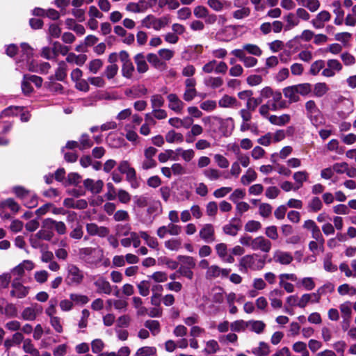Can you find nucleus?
Returning a JSON list of instances; mask_svg holds the SVG:
<instances>
[{
    "label": "nucleus",
    "instance_id": "nucleus-3",
    "mask_svg": "<svg viewBox=\"0 0 356 356\" xmlns=\"http://www.w3.org/2000/svg\"><path fill=\"white\" fill-rule=\"evenodd\" d=\"M67 274L65 277V282L70 286L79 285L83 280V272L76 265L69 264L67 267Z\"/></svg>",
    "mask_w": 356,
    "mask_h": 356
},
{
    "label": "nucleus",
    "instance_id": "nucleus-32",
    "mask_svg": "<svg viewBox=\"0 0 356 356\" xmlns=\"http://www.w3.org/2000/svg\"><path fill=\"white\" fill-rule=\"evenodd\" d=\"M257 177V175L254 169L250 168L247 170L245 175L241 178V181L243 185H248L252 181H254Z\"/></svg>",
    "mask_w": 356,
    "mask_h": 356
},
{
    "label": "nucleus",
    "instance_id": "nucleus-9",
    "mask_svg": "<svg viewBox=\"0 0 356 356\" xmlns=\"http://www.w3.org/2000/svg\"><path fill=\"white\" fill-rule=\"evenodd\" d=\"M199 236L202 240L207 243L213 242L216 240L213 225L210 223L204 225L200 230Z\"/></svg>",
    "mask_w": 356,
    "mask_h": 356
},
{
    "label": "nucleus",
    "instance_id": "nucleus-45",
    "mask_svg": "<svg viewBox=\"0 0 356 356\" xmlns=\"http://www.w3.org/2000/svg\"><path fill=\"white\" fill-rule=\"evenodd\" d=\"M29 74L24 75L23 80L22 81V90L25 95H30L33 91V88L31 85V81L29 79Z\"/></svg>",
    "mask_w": 356,
    "mask_h": 356
},
{
    "label": "nucleus",
    "instance_id": "nucleus-51",
    "mask_svg": "<svg viewBox=\"0 0 356 356\" xmlns=\"http://www.w3.org/2000/svg\"><path fill=\"white\" fill-rule=\"evenodd\" d=\"M176 152L178 155H180L181 158L186 162L191 161L195 156V152L191 149L184 150L181 148H177L176 149Z\"/></svg>",
    "mask_w": 356,
    "mask_h": 356
},
{
    "label": "nucleus",
    "instance_id": "nucleus-42",
    "mask_svg": "<svg viewBox=\"0 0 356 356\" xmlns=\"http://www.w3.org/2000/svg\"><path fill=\"white\" fill-rule=\"evenodd\" d=\"M165 247L171 251H177L181 246V241L179 238H170L164 243Z\"/></svg>",
    "mask_w": 356,
    "mask_h": 356
},
{
    "label": "nucleus",
    "instance_id": "nucleus-29",
    "mask_svg": "<svg viewBox=\"0 0 356 356\" xmlns=\"http://www.w3.org/2000/svg\"><path fill=\"white\" fill-rule=\"evenodd\" d=\"M218 104L220 107L228 108L232 106H237L238 102L236 98L225 95L219 100Z\"/></svg>",
    "mask_w": 356,
    "mask_h": 356
},
{
    "label": "nucleus",
    "instance_id": "nucleus-7",
    "mask_svg": "<svg viewBox=\"0 0 356 356\" xmlns=\"http://www.w3.org/2000/svg\"><path fill=\"white\" fill-rule=\"evenodd\" d=\"M230 271V269L222 268L217 265H212L207 270L205 277L207 280H213L219 277H227Z\"/></svg>",
    "mask_w": 356,
    "mask_h": 356
},
{
    "label": "nucleus",
    "instance_id": "nucleus-56",
    "mask_svg": "<svg viewBox=\"0 0 356 356\" xmlns=\"http://www.w3.org/2000/svg\"><path fill=\"white\" fill-rule=\"evenodd\" d=\"M265 235L268 239H271L273 241L277 240L279 238V234L277 227L275 225H270L266 227Z\"/></svg>",
    "mask_w": 356,
    "mask_h": 356
},
{
    "label": "nucleus",
    "instance_id": "nucleus-53",
    "mask_svg": "<svg viewBox=\"0 0 356 356\" xmlns=\"http://www.w3.org/2000/svg\"><path fill=\"white\" fill-rule=\"evenodd\" d=\"M261 228V224L257 220H249L246 222L244 229L248 232H256Z\"/></svg>",
    "mask_w": 356,
    "mask_h": 356
},
{
    "label": "nucleus",
    "instance_id": "nucleus-58",
    "mask_svg": "<svg viewBox=\"0 0 356 356\" xmlns=\"http://www.w3.org/2000/svg\"><path fill=\"white\" fill-rule=\"evenodd\" d=\"M134 204L138 208H144L149 204V199L144 195H136L134 198Z\"/></svg>",
    "mask_w": 356,
    "mask_h": 356
},
{
    "label": "nucleus",
    "instance_id": "nucleus-25",
    "mask_svg": "<svg viewBox=\"0 0 356 356\" xmlns=\"http://www.w3.org/2000/svg\"><path fill=\"white\" fill-rule=\"evenodd\" d=\"M208 6L216 12H220L226 4H230V2L226 0H207Z\"/></svg>",
    "mask_w": 356,
    "mask_h": 356
},
{
    "label": "nucleus",
    "instance_id": "nucleus-39",
    "mask_svg": "<svg viewBox=\"0 0 356 356\" xmlns=\"http://www.w3.org/2000/svg\"><path fill=\"white\" fill-rule=\"evenodd\" d=\"M252 352L255 356H264L270 353V348L266 343L261 341L259 347L253 348Z\"/></svg>",
    "mask_w": 356,
    "mask_h": 356
},
{
    "label": "nucleus",
    "instance_id": "nucleus-22",
    "mask_svg": "<svg viewBox=\"0 0 356 356\" xmlns=\"http://www.w3.org/2000/svg\"><path fill=\"white\" fill-rule=\"evenodd\" d=\"M87 60L86 54L76 55L74 53H69L66 57V62L69 63H75L77 65H83Z\"/></svg>",
    "mask_w": 356,
    "mask_h": 356
},
{
    "label": "nucleus",
    "instance_id": "nucleus-38",
    "mask_svg": "<svg viewBox=\"0 0 356 356\" xmlns=\"http://www.w3.org/2000/svg\"><path fill=\"white\" fill-rule=\"evenodd\" d=\"M70 48L67 46L61 44L59 42H54L53 43L52 52L54 57H56L59 54L65 56L67 55Z\"/></svg>",
    "mask_w": 356,
    "mask_h": 356
},
{
    "label": "nucleus",
    "instance_id": "nucleus-15",
    "mask_svg": "<svg viewBox=\"0 0 356 356\" xmlns=\"http://www.w3.org/2000/svg\"><path fill=\"white\" fill-rule=\"evenodd\" d=\"M134 63L136 65L137 72L139 74L146 73L149 70L147 56L143 53H138L134 57Z\"/></svg>",
    "mask_w": 356,
    "mask_h": 356
},
{
    "label": "nucleus",
    "instance_id": "nucleus-4",
    "mask_svg": "<svg viewBox=\"0 0 356 356\" xmlns=\"http://www.w3.org/2000/svg\"><path fill=\"white\" fill-rule=\"evenodd\" d=\"M119 58L122 63L121 73L123 77L130 79L135 72L134 65L127 51L122 50L119 53Z\"/></svg>",
    "mask_w": 356,
    "mask_h": 356
},
{
    "label": "nucleus",
    "instance_id": "nucleus-27",
    "mask_svg": "<svg viewBox=\"0 0 356 356\" xmlns=\"http://www.w3.org/2000/svg\"><path fill=\"white\" fill-rule=\"evenodd\" d=\"M290 115L288 114H283L280 116L277 115H270L268 118L269 121L270 123L278 125V126H282L286 124H287L290 121Z\"/></svg>",
    "mask_w": 356,
    "mask_h": 356
},
{
    "label": "nucleus",
    "instance_id": "nucleus-11",
    "mask_svg": "<svg viewBox=\"0 0 356 356\" xmlns=\"http://www.w3.org/2000/svg\"><path fill=\"white\" fill-rule=\"evenodd\" d=\"M11 286L13 289L10 291V295L13 297L23 298L29 293V288L22 284L17 280H14Z\"/></svg>",
    "mask_w": 356,
    "mask_h": 356
},
{
    "label": "nucleus",
    "instance_id": "nucleus-31",
    "mask_svg": "<svg viewBox=\"0 0 356 356\" xmlns=\"http://www.w3.org/2000/svg\"><path fill=\"white\" fill-rule=\"evenodd\" d=\"M95 285L100 292H103L106 294H110L112 292V288L110 283L104 279L97 280L95 282Z\"/></svg>",
    "mask_w": 356,
    "mask_h": 356
},
{
    "label": "nucleus",
    "instance_id": "nucleus-19",
    "mask_svg": "<svg viewBox=\"0 0 356 356\" xmlns=\"http://www.w3.org/2000/svg\"><path fill=\"white\" fill-rule=\"evenodd\" d=\"M283 94L289 99V103L298 102L300 99L295 85L284 88L283 89Z\"/></svg>",
    "mask_w": 356,
    "mask_h": 356
},
{
    "label": "nucleus",
    "instance_id": "nucleus-34",
    "mask_svg": "<svg viewBox=\"0 0 356 356\" xmlns=\"http://www.w3.org/2000/svg\"><path fill=\"white\" fill-rule=\"evenodd\" d=\"M165 140L169 143L175 142L182 143L184 141V136L174 130H170L165 134Z\"/></svg>",
    "mask_w": 356,
    "mask_h": 356
},
{
    "label": "nucleus",
    "instance_id": "nucleus-2",
    "mask_svg": "<svg viewBox=\"0 0 356 356\" xmlns=\"http://www.w3.org/2000/svg\"><path fill=\"white\" fill-rule=\"evenodd\" d=\"M170 22V17L166 15L159 18H156L152 15H149L142 20V24L147 29L152 28L159 31L167 26Z\"/></svg>",
    "mask_w": 356,
    "mask_h": 356
},
{
    "label": "nucleus",
    "instance_id": "nucleus-24",
    "mask_svg": "<svg viewBox=\"0 0 356 356\" xmlns=\"http://www.w3.org/2000/svg\"><path fill=\"white\" fill-rule=\"evenodd\" d=\"M71 228L72 230L69 234L70 237L74 240H81L84 234L83 225L77 222L74 226H71Z\"/></svg>",
    "mask_w": 356,
    "mask_h": 356
},
{
    "label": "nucleus",
    "instance_id": "nucleus-26",
    "mask_svg": "<svg viewBox=\"0 0 356 356\" xmlns=\"http://www.w3.org/2000/svg\"><path fill=\"white\" fill-rule=\"evenodd\" d=\"M330 90L329 86L325 83H317L314 86L312 91L314 95L317 97H321L325 95Z\"/></svg>",
    "mask_w": 356,
    "mask_h": 356
},
{
    "label": "nucleus",
    "instance_id": "nucleus-8",
    "mask_svg": "<svg viewBox=\"0 0 356 356\" xmlns=\"http://www.w3.org/2000/svg\"><path fill=\"white\" fill-rule=\"evenodd\" d=\"M79 255L81 259L84 260H90L91 257L101 259L103 257V250L100 248H93L91 247L83 248L79 249Z\"/></svg>",
    "mask_w": 356,
    "mask_h": 356
},
{
    "label": "nucleus",
    "instance_id": "nucleus-18",
    "mask_svg": "<svg viewBox=\"0 0 356 356\" xmlns=\"http://www.w3.org/2000/svg\"><path fill=\"white\" fill-rule=\"evenodd\" d=\"M147 62H149L154 67L159 70H165L167 69V65L161 60L159 55L149 53L147 56Z\"/></svg>",
    "mask_w": 356,
    "mask_h": 356
},
{
    "label": "nucleus",
    "instance_id": "nucleus-54",
    "mask_svg": "<svg viewBox=\"0 0 356 356\" xmlns=\"http://www.w3.org/2000/svg\"><path fill=\"white\" fill-rule=\"evenodd\" d=\"M241 229L240 225L227 224L222 227V230L225 234L230 236H236Z\"/></svg>",
    "mask_w": 356,
    "mask_h": 356
},
{
    "label": "nucleus",
    "instance_id": "nucleus-14",
    "mask_svg": "<svg viewBox=\"0 0 356 356\" xmlns=\"http://www.w3.org/2000/svg\"><path fill=\"white\" fill-rule=\"evenodd\" d=\"M168 108L177 113H181L184 103L175 93H170L168 95Z\"/></svg>",
    "mask_w": 356,
    "mask_h": 356
},
{
    "label": "nucleus",
    "instance_id": "nucleus-50",
    "mask_svg": "<svg viewBox=\"0 0 356 356\" xmlns=\"http://www.w3.org/2000/svg\"><path fill=\"white\" fill-rule=\"evenodd\" d=\"M79 143V149L81 150L90 148L93 145V142L90 140V136L86 134H83L81 136Z\"/></svg>",
    "mask_w": 356,
    "mask_h": 356
},
{
    "label": "nucleus",
    "instance_id": "nucleus-36",
    "mask_svg": "<svg viewBox=\"0 0 356 356\" xmlns=\"http://www.w3.org/2000/svg\"><path fill=\"white\" fill-rule=\"evenodd\" d=\"M9 208L12 211L17 213L19 210V205L12 198L6 199L0 202V209Z\"/></svg>",
    "mask_w": 356,
    "mask_h": 356
},
{
    "label": "nucleus",
    "instance_id": "nucleus-6",
    "mask_svg": "<svg viewBox=\"0 0 356 356\" xmlns=\"http://www.w3.org/2000/svg\"><path fill=\"white\" fill-rule=\"evenodd\" d=\"M42 307L38 304H31L30 307H26L22 312L21 316L25 321H34L38 316L42 313Z\"/></svg>",
    "mask_w": 356,
    "mask_h": 356
},
{
    "label": "nucleus",
    "instance_id": "nucleus-30",
    "mask_svg": "<svg viewBox=\"0 0 356 356\" xmlns=\"http://www.w3.org/2000/svg\"><path fill=\"white\" fill-rule=\"evenodd\" d=\"M307 207L309 211L316 213L323 208V202L318 197H314L308 202Z\"/></svg>",
    "mask_w": 356,
    "mask_h": 356
},
{
    "label": "nucleus",
    "instance_id": "nucleus-57",
    "mask_svg": "<svg viewBox=\"0 0 356 356\" xmlns=\"http://www.w3.org/2000/svg\"><path fill=\"white\" fill-rule=\"evenodd\" d=\"M156 352L154 347L144 346L137 350L135 355L136 356H152L154 355Z\"/></svg>",
    "mask_w": 356,
    "mask_h": 356
},
{
    "label": "nucleus",
    "instance_id": "nucleus-47",
    "mask_svg": "<svg viewBox=\"0 0 356 356\" xmlns=\"http://www.w3.org/2000/svg\"><path fill=\"white\" fill-rule=\"evenodd\" d=\"M251 10L248 7H242L241 8L233 12L232 16L236 19H242L250 16Z\"/></svg>",
    "mask_w": 356,
    "mask_h": 356
},
{
    "label": "nucleus",
    "instance_id": "nucleus-46",
    "mask_svg": "<svg viewBox=\"0 0 356 356\" xmlns=\"http://www.w3.org/2000/svg\"><path fill=\"white\" fill-rule=\"evenodd\" d=\"M292 348L294 352L301 353L302 356H309L307 349V344L303 341H297L293 344Z\"/></svg>",
    "mask_w": 356,
    "mask_h": 356
},
{
    "label": "nucleus",
    "instance_id": "nucleus-43",
    "mask_svg": "<svg viewBox=\"0 0 356 356\" xmlns=\"http://www.w3.org/2000/svg\"><path fill=\"white\" fill-rule=\"evenodd\" d=\"M126 179L129 181L132 188H136L138 187V183L136 179V172L134 168H130L125 173Z\"/></svg>",
    "mask_w": 356,
    "mask_h": 356
},
{
    "label": "nucleus",
    "instance_id": "nucleus-1",
    "mask_svg": "<svg viewBox=\"0 0 356 356\" xmlns=\"http://www.w3.org/2000/svg\"><path fill=\"white\" fill-rule=\"evenodd\" d=\"M239 242L241 245L250 248L253 251H261L264 253H268L272 248L271 241L263 236H259L255 238H252L248 235L242 236Z\"/></svg>",
    "mask_w": 356,
    "mask_h": 356
},
{
    "label": "nucleus",
    "instance_id": "nucleus-16",
    "mask_svg": "<svg viewBox=\"0 0 356 356\" xmlns=\"http://www.w3.org/2000/svg\"><path fill=\"white\" fill-rule=\"evenodd\" d=\"M83 186L92 193L98 194L102 191L104 182L102 180L95 181L92 179H86L83 181Z\"/></svg>",
    "mask_w": 356,
    "mask_h": 356
},
{
    "label": "nucleus",
    "instance_id": "nucleus-21",
    "mask_svg": "<svg viewBox=\"0 0 356 356\" xmlns=\"http://www.w3.org/2000/svg\"><path fill=\"white\" fill-rule=\"evenodd\" d=\"M293 179L296 181L297 186L295 189H299L303 186V183L309 179V173L305 171H298L293 173Z\"/></svg>",
    "mask_w": 356,
    "mask_h": 356
},
{
    "label": "nucleus",
    "instance_id": "nucleus-28",
    "mask_svg": "<svg viewBox=\"0 0 356 356\" xmlns=\"http://www.w3.org/2000/svg\"><path fill=\"white\" fill-rule=\"evenodd\" d=\"M248 327L252 332L257 334H261L263 332L266 327V324L261 321H248Z\"/></svg>",
    "mask_w": 356,
    "mask_h": 356
},
{
    "label": "nucleus",
    "instance_id": "nucleus-41",
    "mask_svg": "<svg viewBox=\"0 0 356 356\" xmlns=\"http://www.w3.org/2000/svg\"><path fill=\"white\" fill-rule=\"evenodd\" d=\"M145 327L149 330L152 334L155 336L158 334L160 331V323L158 321L147 320L145 322Z\"/></svg>",
    "mask_w": 356,
    "mask_h": 356
},
{
    "label": "nucleus",
    "instance_id": "nucleus-23",
    "mask_svg": "<svg viewBox=\"0 0 356 356\" xmlns=\"http://www.w3.org/2000/svg\"><path fill=\"white\" fill-rule=\"evenodd\" d=\"M67 66L66 62L62 60L58 62V67L55 72V79L58 81H63L67 77Z\"/></svg>",
    "mask_w": 356,
    "mask_h": 356
},
{
    "label": "nucleus",
    "instance_id": "nucleus-35",
    "mask_svg": "<svg viewBox=\"0 0 356 356\" xmlns=\"http://www.w3.org/2000/svg\"><path fill=\"white\" fill-rule=\"evenodd\" d=\"M204 84L212 89H216L223 84V80L220 77L209 76L204 79Z\"/></svg>",
    "mask_w": 356,
    "mask_h": 356
},
{
    "label": "nucleus",
    "instance_id": "nucleus-37",
    "mask_svg": "<svg viewBox=\"0 0 356 356\" xmlns=\"http://www.w3.org/2000/svg\"><path fill=\"white\" fill-rule=\"evenodd\" d=\"M305 108L307 116L314 117L316 115L321 114V111L314 100L307 101L305 103Z\"/></svg>",
    "mask_w": 356,
    "mask_h": 356
},
{
    "label": "nucleus",
    "instance_id": "nucleus-59",
    "mask_svg": "<svg viewBox=\"0 0 356 356\" xmlns=\"http://www.w3.org/2000/svg\"><path fill=\"white\" fill-rule=\"evenodd\" d=\"M284 19L287 23L286 27L287 29H290L293 27L298 26L300 23V20L295 16L292 13H289L284 17Z\"/></svg>",
    "mask_w": 356,
    "mask_h": 356
},
{
    "label": "nucleus",
    "instance_id": "nucleus-55",
    "mask_svg": "<svg viewBox=\"0 0 356 356\" xmlns=\"http://www.w3.org/2000/svg\"><path fill=\"white\" fill-rule=\"evenodd\" d=\"M299 95L306 96L312 91V86L309 83L295 85Z\"/></svg>",
    "mask_w": 356,
    "mask_h": 356
},
{
    "label": "nucleus",
    "instance_id": "nucleus-12",
    "mask_svg": "<svg viewBox=\"0 0 356 356\" xmlns=\"http://www.w3.org/2000/svg\"><path fill=\"white\" fill-rule=\"evenodd\" d=\"M87 233L90 236H98L99 237H105L109 234L108 228L106 227H99L95 223H87L86 226Z\"/></svg>",
    "mask_w": 356,
    "mask_h": 356
},
{
    "label": "nucleus",
    "instance_id": "nucleus-49",
    "mask_svg": "<svg viewBox=\"0 0 356 356\" xmlns=\"http://www.w3.org/2000/svg\"><path fill=\"white\" fill-rule=\"evenodd\" d=\"M144 3L143 1H140L139 3L130 2L127 5L126 10L136 13L143 12L145 10Z\"/></svg>",
    "mask_w": 356,
    "mask_h": 356
},
{
    "label": "nucleus",
    "instance_id": "nucleus-62",
    "mask_svg": "<svg viewBox=\"0 0 356 356\" xmlns=\"http://www.w3.org/2000/svg\"><path fill=\"white\" fill-rule=\"evenodd\" d=\"M137 287L139 291V293L142 296H147L149 293L150 284L147 280H143L137 284Z\"/></svg>",
    "mask_w": 356,
    "mask_h": 356
},
{
    "label": "nucleus",
    "instance_id": "nucleus-17",
    "mask_svg": "<svg viewBox=\"0 0 356 356\" xmlns=\"http://www.w3.org/2000/svg\"><path fill=\"white\" fill-rule=\"evenodd\" d=\"M63 205L67 208L85 209L88 207V202L83 199L75 200L72 198H65L63 201Z\"/></svg>",
    "mask_w": 356,
    "mask_h": 356
},
{
    "label": "nucleus",
    "instance_id": "nucleus-40",
    "mask_svg": "<svg viewBox=\"0 0 356 356\" xmlns=\"http://www.w3.org/2000/svg\"><path fill=\"white\" fill-rule=\"evenodd\" d=\"M203 175L209 180L215 181L220 178L222 172L216 168H207L203 171Z\"/></svg>",
    "mask_w": 356,
    "mask_h": 356
},
{
    "label": "nucleus",
    "instance_id": "nucleus-63",
    "mask_svg": "<svg viewBox=\"0 0 356 356\" xmlns=\"http://www.w3.org/2000/svg\"><path fill=\"white\" fill-rule=\"evenodd\" d=\"M118 66L116 64L109 65L106 67L104 75L108 79H112L118 74Z\"/></svg>",
    "mask_w": 356,
    "mask_h": 356
},
{
    "label": "nucleus",
    "instance_id": "nucleus-33",
    "mask_svg": "<svg viewBox=\"0 0 356 356\" xmlns=\"http://www.w3.org/2000/svg\"><path fill=\"white\" fill-rule=\"evenodd\" d=\"M240 49L243 50V52L247 51L248 54L255 56H260L262 54V50L260 47L254 44H245L243 45L242 49Z\"/></svg>",
    "mask_w": 356,
    "mask_h": 356
},
{
    "label": "nucleus",
    "instance_id": "nucleus-13",
    "mask_svg": "<svg viewBox=\"0 0 356 356\" xmlns=\"http://www.w3.org/2000/svg\"><path fill=\"white\" fill-rule=\"evenodd\" d=\"M232 54L242 61L246 67H252L257 63V59L252 56H246L243 50L236 49L233 50Z\"/></svg>",
    "mask_w": 356,
    "mask_h": 356
},
{
    "label": "nucleus",
    "instance_id": "nucleus-20",
    "mask_svg": "<svg viewBox=\"0 0 356 356\" xmlns=\"http://www.w3.org/2000/svg\"><path fill=\"white\" fill-rule=\"evenodd\" d=\"M333 13L335 14L334 24L336 25H341L343 21L344 11L341 8L340 1H334L332 3Z\"/></svg>",
    "mask_w": 356,
    "mask_h": 356
},
{
    "label": "nucleus",
    "instance_id": "nucleus-52",
    "mask_svg": "<svg viewBox=\"0 0 356 356\" xmlns=\"http://www.w3.org/2000/svg\"><path fill=\"white\" fill-rule=\"evenodd\" d=\"M209 13V9L204 6H197L193 9V14L197 19H204Z\"/></svg>",
    "mask_w": 356,
    "mask_h": 356
},
{
    "label": "nucleus",
    "instance_id": "nucleus-61",
    "mask_svg": "<svg viewBox=\"0 0 356 356\" xmlns=\"http://www.w3.org/2000/svg\"><path fill=\"white\" fill-rule=\"evenodd\" d=\"M324 67L325 62L323 60H318L311 65L309 72L314 76L317 75Z\"/></svg>",
    "mask_w": 356,
    "mask_h": 356
},
{
    "label": "nucleus",
    "instance_id": "nucleus-48",
    "mask_svg": "<svg viewBox=\"0 0 356 356\" xmlns=\"http://www.w3.org/2000/svg\"><path fill=\"white\" fill-rule=\"evenodd\" d=\"M178 259L181 263V266L190 268L191 269L195 267V260L193 257L180 255L178 257Z\"/></svg>",
    "mask_w": 356,
    "mask_h": 356
},
{
    "label": "nucleus",
    "instance_id": "nucleus-60",
    "mask_svg": "<svg viewBox=\"0 0 356 356\" xmlns=\"http://www.w3.org/2000/svg\"><path fill=\"white\" fill-rule=\"evenodd\" d=\"M230 327L234 332L244 331L248 327V321L243 320L235 321L230 324Z\"/></svg>",
    "mask_w": 356,
    "mask_h": 356
},
{
    "label": "nucleus",
    "instance_id": "nucleus-10",
    "mask_svg": "<svg viewBox=\"0 0 356 356\" xmlns=\"http://www.w3.org/2000/svg\"><path fill=\"white\" fill-rule=\"evenodd\" d=\"M273 259L275 263H278L282 265H289L293 261V257L289 252L276 250L273 252Z\"/></svg>",
    "mask_w": 356,
    "mask_h": 356
},
{
    "label": "nucleus",
    "instance_id": "nucleus-44",
    "mask_svg": "<svg viewBox=\"0 0 356 356\" xmlns=\"http://www.w3.org/2000/svg\"><path fill=\"white\" fill-rule=\"evenodd\" d=\"M70 298L73 302V304L76 305H83L89 302V298L87 296L79 293L70 294Z\"/></svg>",
    "mask_w": 356,
    "mask_h": 356
},
{
    "label": "nucleus",
    "instance_id": "nucleus-5",
    "mask_svg": "<svg viewBox=\"0 0 356 356\" xmlns=\"http://www.w3.org/2000/svg\"><path fill=\"white\" fill-rule=\"evenodd\" d=\"M256 257V254L244 256L241 260V265L245 268H250L254 270L262 269L265 266V260L262 259H257Z\"/></svg>",
    "mask_w": 356,
    "mask_h": 356
},
{
    "label": "nucleus",
    "instance_id": "nucleus-64",
    "mask_svg": "<svg viewBox=\"0 0 356 356\" xmlns=\"http://www.w3.org/2000/svg\"><path fill=\"white\" fill-rule=\"evenodd\" d=\"M49 273L45 270L36 271L34 273V279L39 284H43L47 281Z\"/></svg>",
    "mask_w": 356,
    "mask_h": 356
}]
</instances>
